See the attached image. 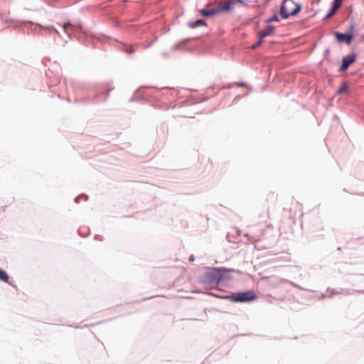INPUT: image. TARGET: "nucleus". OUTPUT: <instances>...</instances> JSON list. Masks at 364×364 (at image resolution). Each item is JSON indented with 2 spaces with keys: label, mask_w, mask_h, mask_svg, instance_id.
I'll use <instances>...</instances> for the list:
<instances>
[{
  "label": "nucleus",
  "mask_w": 364,
  "mask_h": 364,
  "mask_svg": "<svg viewBox=\"0 0 364 364\" xmlns=\"http://www.w3.org/2000/svg\"><path fill=\"white\" fill-rule=\"evenodd\" d=\"M126 50V52H127V53H128L129 54H132V53H134V47H133V46H127V47L126 48V50Z\"/></svg>",
  "instance_id": "12"
},
{
  "label": "nucleus",
  "mask_w": 364,
  "mask_h": 364,
  "mask_svg": "<svg viewBox=\"0 0 364 364\" xmlns=\"http://www.w3.org/2000/svg\"><path fill=\"white\" fill-rule=\"evenodd\" d=\"M77 27L75 25H73L70 23H66L63 26L64 31L70 36L71 33L75 30V28Z\"/></svg>",
  "instance_id": "8"
},
{
  "label": "nucleus",
  "mask_w": 364,
  "mask_h": 364,
  "mask_svg": "<svg viewBox=\"0 0 364 364\" xmlns=\"http://www.w3.org/2000/svg\"><path fill=\"white\" fill-rule=\"evenodd\" d=\"M200 13L203 16H210L220 13V10H218V9H203L200 10Z\"/></svg>",
  "instance_id": "7"
},
{
  "label": "nucleus",
  "mask_w": 364,
  "mask_h": 364,
  "mask_svg": "<svg viewBox=\"0 0 364 364\" xmlns=\"http://www.w3.org/2000/svg\"><path fill=\"white\" fill-rule=\"evenodd\" d=\"M235 6V3L234 0H227L220 8L218 9V10H220V13L228 12L230 11Z\"/></svg>",
  "instance_id": "5"
},
{
  "label": "nucleus",
  "mask_w": 364,
  "mask_h": 364,
  "mask_svg": "<svg viewBox=\"0 0 364 364\" xmlns=\"http://www.w3.org/2000/svg\"><path fill=\"white\" fill-rule=\"evenodd\" d=\"M355 57L353 55H348L343 58L341 66L340 67V71L346 70L351 64L355 62Z\"/></svg>",
  "instance_id": "4"
},
{
  "label": "nucleus",
  "mask_w": 364,
  "mask_h": 364,
  "mask_svg": "<svg viewBox=\"0 0 364 364\" xmlns=\"http://www.w3.org/2000/svg\"><path fill=\"white\" fill-rule=\"evenodd\" d=\"M200 26H206V23L203 20H197L196 21L188 22V26L191 28H194Z\"/></svg>",
  "instance_id": "9"
},
{
  "label": "nucleus",
  "mask_w": 364,
  "mask_h": 364,
  "mask_svg": "<svg viewBox=\"0 0 364 364\" xmlns=\"http://www.w3.org/2000/svg\"><path fill=\"white\" fill-rule=\"evenodd\" d=\"M274 28L272 26H267L259 31V38H264L268 36L272 35Z\"/></svg>",
  "instance_id": "6"
},
{
  "label": "nucleus",
  "mask_w": 364,
  "mask_h": 364,
  "mask_svg": "<svg viewBox=\"0 0 364 364\" xmlns=\"http://www.w3.org/2000/svg\"><path fill=\"white\" fill-rule=\"evenodd\" d=\"M347 89V86L346 85H343L341 88L340 90H338V92L341 93L342 92H343L344 90H346Z\"/></svg>",
  "instance_id": "16"
},
{
  "label": "nucleus",
  "mask_w": 364,
  "mask_h": 364,
  "mask_svg": "<svg viewBox=\"0 0 364 364\" xmlns=\"http://www.w3.org/2000/svg\"><path fill=\"white\" fill-rule=\"evenodd\" d=\"M301 11V6L293 0H284L280 9L279 14L283 18L296 15Z\"/></svg>",
  "instance_id": "1"
},
{
  "label": "nucleus",
  "mask_w": 364,
  "mask_h": 364,
  "mask_svg": "<svg viewBox=\"0 0 364 364\" xmlns=\"http://www.w3.org/2000/svg\"><path fill=\"white\" fill-rule=\"evenodd\" d=\"M230 300L232 302H250L255 301L257 299V296L253 291H247L237 292L230 297Z\"/></svg>",
  "instance_id": "2"
},
{
  "label": "nucleus",
  "mask_w": 364,
  "mask_h": 364,
  "mask_svg": "<svg viewBox=\"0 0 364 364\" xmlns=\"http://www.w3.org/2000/svg\"><path fill=\"white\" fill-rule=\"evenodd\" d=\"M234 1H235V5L237 4H241L242 5H246L245 2L243 0H234Z\"/></svg>",
  "instance_id": "15"
},
{
  "label": "nucleus",
  "mask_w": 364,
  "mask_h": 364,
  "mask_svg": "<svg viewBox=\"0 0 364 364\" xmlns=\"http://www.w3.org/2000/svg\"><path fill=\"white\" fill-rule=\"evenodd\" d=\"M343 0H334L333 1V10L337 11L341 6Z\"/></svg>",
  "instance_id": "11"
},
{
  "label": "nucleus",
  "mask_w": 364,
  "mask_h": 364,
  "mask_svg": "<svg viewBox=\"0 0 364 364\" xmlns=\"http://www.w3.org/2000/svg\"><path fill=\"white\" fill-rule=\"evenodd\" d=\"M278 18L277 16H274L272 18L269 20V21H278Z\"/></svg>",
  "instance_id": "17"
},
{
  "label": "nucleus",
  "mask_w": 364,
  "mask_h": 364,
  "mask_svg": "<svg viewBox=\"0 0 364 364\" xmlns=\"http://www.w3.org/2000/svg\"><path fill=\"white\" fill-rule=\"evenodd\" d=\"M336 12V11H334L333 10V6L331 9L330 11L328 12V14H327L326 16V18H330L331 16H332Z\"/></svg>",
  "instance_id": "14"
},
{
  "label": "nucleus",
  "mask_w": 364,
  "mask_h": 364,
  "mask_svg": "<svg viewBox=\"0 0 364 364\" xmlns=\"http://www.w3.org/2000/svg\"><path fill=\"white\" fill-rule=\"evenodd\" d=\"M0 280L5 282H8L9 281V275L1 269H0Z\"/></svg>",
  "instance_id": "10"
},
{
  "label": "nucleus",
  "mask_w": 364,
  "mask_h": 364,
  "mask_svg": "<svg viewBox=\"0 0 364 364\" xmlns=\"http://www.w3.org/2000/svg\"><path fill=\"white\" fill-rule=\"evenodd\" d=\"M335 36L337 41L340 43L345 42L347 44H350L353 39V36L348 33H336Z\"/></svg>",
  "instance_id": "3"
},
{
  "label": "nucleus",
  "mask_w": 364,
  "mask_h": 364,
  "mask_svg": "<svg viewBox=\"0 0 364 364\" xmlns=\"http://www.w3.org/2000/svg\"><path fill=\"white\" fill-rule=\"evenodd\" d=\"M263 42V38H259V41L256 43L252 46V49L257 48L258 46H259Z\"/></svg>",
  "instance_id": "13"
}]
</instances>
